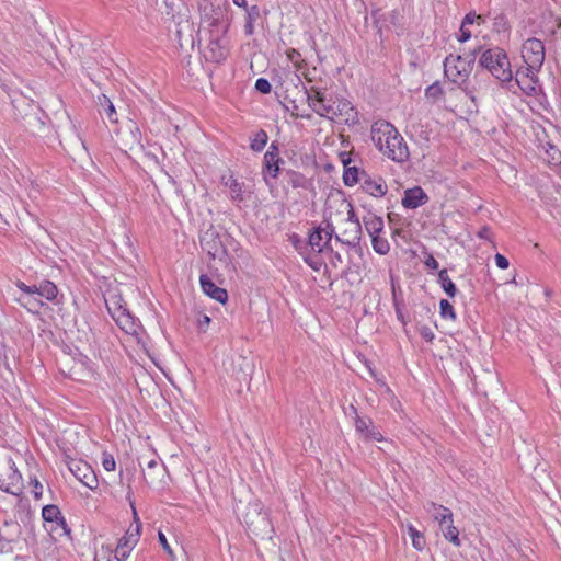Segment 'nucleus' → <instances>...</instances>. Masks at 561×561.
I'll return each instance as SVG.
<instances>
[{
    "label": "nucleus",
    "mask_w": 561,
    "mask_h": 561,
    "mask_svg": "<svg viewBox=\"0 0 561 561\" xmlns=\"http://www.w3.org/2000/svg\"><path fill=\"white\" fill-rule=\"evenodd\" d=\"M291 103V116L296 117V118H306V119H310L311 118V114L309 113H299L298 112V105L296 104L295 101H290Z\"/></svg>",
    "instance_id": "13d9d810"
},
{
    "label": "nucleus",
    "mask_w": 561,
    "mask_h": 561,
    "mask_svg": "<svg viewBox=\"0 0 561 561\" xmlns=\"http://www.w3.org/2000/svg\"><path fill=\"white\" fill-rule=\"evenodd\" d=\"M268 141V135L264 129L257 130L251 137L250 148L254 152H261Z\"/></svg>",
    "instance_id": "f704fd0d"
},
{
    "label": "nucleus",
    "mask_w": 561,
    "mask_h": 561,
    "mask_svg": "<svg viewBox=\"0 0 561 561\" xmlns=\"http://www.w3.org/2000/svg\"><path fill=\"white\" fill-rule=\"evenodd\" d=\"M255 89L263 94H267L271 92L272 85L267 79L259 78L255 82Z\"/></svg>",
    "instance_id": "3c124183"
},
{
    "label": "nucleus",
    "mask_w": 561,
    "mask_h": 561,
    "mask_svg": "<svg viewBox=\"0 0 561 561\" xmlns=\"http://www.w3.org/2000/svg\"><path fill=\"white\" fill-rule=\"evenodd\" d=\"M24 118L27 121V124H28L30 126H34V125H36V124H37V125H41V126H43V125H44V123H43V122H42V121L36 116V114H35V113H34V114H28V113H27V114H25Z\"/></svg>",
    "instance_id": "69168bd1"
},
{
    "label": "nucleus",
    "mask_w": 561,
    "mask_h": 561,
    "mask_svg": "<svg viewBox=\"0 0 561 561\" xmlns=\"http://www.w3.org/2000/svg\"><path fill=\"white\" fill-rule=\"evenodd\" d=\"M440 316L443 319L456 320V312L453 305L447 299H442L439 302Z\"/></svg>",
    "instance_id": "79ce46f5"
},
{
    "label": "nucleus",
    "mask_w": 561,
    "mask_h": 561,
    "mask_svg": "<svg viewBox=\"0 0 561 561\" xmlns=\"http://www.w3.org/2000/svg\"><path fill=\"white\" fill-rule=\"evenodd\" d=\"M293 244H294L295 249L297 251H299V253L300 252L307 253V251L309 250L308 243L304 244V242L297 236L293 237Z\"/></svg>",
    "instance_id": "680f3d73"
},
{
    "label": "nucleus",
    "mask_w": 561,
    "mask_h": 561,
    "mask_svg": "<svg viewBox=\"0 0 561 561\" xmlns=\"http://www.w3.org/2000/svg\"><path fill=\"white\" fill-rule=\"evenodd\" d=\"M367 172L357 167H346L343 172V183L345 186H354L357 183L363 182V174Z\"/></svg>",
    "instance_id": "cd10ccee"
},
{
    "label": "nucleus",
    "mask_w": 561,
    "mask_h": 561,
    "mask_svg": "<svg viewBox=\"0 0 561 561\" xmlns=\"http://www.w3.org/2000/svg\"><path fill=\"white\" fill-rule=\"evenodd\" d=\"M227 0H199L198 10L201 14V23L209 31L210 28L229 27L227 19Z\"/></svg>",
    "instance_id": "7ed1b4c3"
},
{
    "label": "nucleus",
    "mask_w": 561,
    "mask_h": 561,
    "mask_svg": "<svg viewBox=\"0 0 561 561\" xmlns=\"http://www.w3.org/2000/svg\"><path fill=\"white\" fill-rule=\"evenodd\" d=\"M42 517L45 522L64 524V515L57 505H45L42 510Z\"/></svg>",
    "instance_id": "2f4dec72"
},
{
    "label": "nucleus",
    "mask_w": 561,
    "mask_h": 561,
    "mask_svg": "<svg viewBox=\"0 0 561 561\" xmlns=\"http://www.w3.org/2000/svg\"><path fill=\"white\" fill-rule=\"evenodd\" d=\"M444 94V91L439 82H434L425 89V95L430 99H439Z\"/></svg>",
    "instance_id": "49530a36"
},
{
    "label": "nucleus",
    "mask_w": 561,
    "mask_h": 561,
    "mask_svg": "<svg viewBox=\"0 0 561 561\" xmlns=\"http://www.w3.org/2000/svg\"><path fill=\"white\" fill-rule=\"evenodd\" d=\"M543 149L546 153V160L549 164H561V151L554 145L547 142V145L543 146Z\"/></svg>",
    "instance_id": "c9c22d12"
},
{
    "label": "nucleus",
    "mask_w": 561,
    "mask_h": 561,
    "mask_svg": "<svg viewBox=\"0 0 561 561\" xmlns=\"http://www.w3.org/2000/svg\"><path fill=\"white\" fill-rule=\"evenodd\" d=\"M465 23L480 26L486 23V18L482 14L476 13V11H470L465 15Z\"/></svg>",
    "instance_id": "a18cd8bd"
},
{
    "label": "nucleus",
    "mask_w": 561,
    "mask_h": 561,
    "mask_svg": "<svg viewBox=\"0 0 561 561\" xmlns=\"http://www.w3.org/2000/svg\"><path fill=\"white\" fill-rule=\"evenodd\" d=\"M324 227L319 226L309 232L308 245L311 252L322 253L327 250H331V240L335 232V228L332 222L324 220Z\"/></svg>",
    "instance_id": "9b49d317"
},
{
    "label": "nucleus",
    "mask_w": 561,
    "mask_h": 561,
    "mask_svg": "<svg viewBox=\"0 0 561 561\" xmlns=\"http://www.w3.org/2000/svg\"><path fill=\"white\" fill-rule=\"evenodd\" d=\"M228 233L221 234L213 225L208 229L202 232L199 237V243L208 256L211 260H219L220 262H227L228 251L226 249L225 240L229 239Z\"/></svg>",
    "instance_id": "423d86ee"
},
{
    "label": "nucleus",
    "mask_w": 561,
    "mask_h": 561,
    "mask_svg": "<svg viewBox=\"0 0 561 561\" xmlns=\"http://www.w3.org/2000/svg\"><path fill=\"white\" fill-rule=\"evenodd\" d=\"M540 70H534L528 66L520 67L515 76L512 75V82H504L503 88L516 93L518 88L526 95H536L540 89L538 72Z\"/></svg>",
    "instance_id": "0eeeda50"
},
{
    "label": "nucleus",
    "mask_w": 561,
    "mask_h": 561,
    "mask_svg": "<svg viewBox=\"0 0 561 561\" xmlns=\"http://www.w3.org/2000/svg\"><path fill=\"white\" fill-rule=\"evenodd\" d=\"M285 176L287 179V183L293 187V188H304V190H307L310 185V181L307 179V176L305 174H302L301 172L299 171H296V170H286L285 171Z\"/></svg>",
    "instance_id": "bb28decb"
},
{
    "label": "nucleus",
    "mask_w": 561,
    "mask_h": 561,
    "mask_svg": "<svg viewBox=\"0 0 561 561\" xmlns=\"http://www.w3.org/2000/svg\"><path fill=\"white\" fill-rule=\"evenodd\" d=\"M407 533L411 538L413 548L416 549L417 551H422L426 545V540L423 533L417 530L412 524H409L407 526Z\"/></svg>",
    "instance_id": "72a5a7b5"
},
{
    "label": "nucleus",
    "mask_w": 561,
    "mask_h": 561,
    "mask_svg": "<svg viewBox=\"0 0 561 561\" xmlns=\"http://www.w3.org/2000/svg\"><path fill=\"white\" fill-rule=\"evenodd\" d=\"M373 249L376 253L385 255L390 251V244L385 238H380L379 234L371 237Z\"/></svg>",
    "instance_id": "58836bf2"
},
{
    "label": "nucleus",
    "mask_w": 561,
    "mask_h": 561,
    "mask_svg": "<svg viewBox=\"0 0 561 561\" xmlns=\"http://www.w3.org/2000/svg\"><path fill=\"white\" fill-rule=\"evenodd\" d=\"M520 53L526 66L534 70L541 69L546 58V49L542 41L535 37L526 39L523 43Z\"/></svg>",
    "instance_id": "9d476101"
},
{
    "label": "nucleus",
    "mask_w": 561,
    "mask_h": 561,
    "mask_svg": "<svg viewBox=\"0 0 561 561\" xmlns=\"http://www.w3.org/2000/svg\"><path fill=\"white\" fill-rule=\"evenodd\" d=\"M98 105L99 113L101 115H105L111 123H116L118 121L115 106L105 94H101L98 98Z\"/></svg>",
    "instance_id": "a878e982"
},
{
    "label": "nucleus",
    "mask_w": 561,
    "mask_h": 561,
    "mask_svg": "<svg viewBox=\"0 0 561 561\" xmlns=\"http://www.w3.org/2000/svg\"><path fill=\"white\" fill-rule=\"evenodd\" d=\"M424 264L428 268H431V270H437L438 268V262H437V260L432 254H427L425 256Z\"/></svg>",
    "instance_id": "e2e57ef3"
},
{
    "label": "nucleus",
    "mask_w": 561,
    "mask_h": 561,
    "mask_svg": "<svg viewBox=\"0 0 561 561\" xmlns=\"http://www.w3.org/2000/svg\"><path fill=\"white\" fill-rule=\"evenodd\" d=\"M199 283L203 291L220 304H225L228 300V293L225 288L217 286L207 275L202 274L199 276Z\"/></svg>",
    "instance_id": "6ab92c4d"
},
{
    "label": "nucleus",
    "mask_w": 561,
    "mask_h": 561,
    "mask_svg": "<svg viewBox=\"0 0 561 561\" xmlns=\"http://www.w3.org/2000/svg\"><path fill=\"white\" fill-rule=\"evenodd\" d=\"M158 539L160 545L162 546L163 550L170 556L174 557L173 550L171 549L165 535L162 531H159Z\"/></svg>",
    "instance_id": "4d7b16f0"
},
{
    "label": "nucleus",
    "mask_w": 561,
    "mask_h": 561,
    "mask_svg": "<svg viewBox=\"0 0 561 561\" xmlns=\"http://www.w3.org/2000/svg\"><path fill=\"white\" fill-rule=\"evenodd\" d=\"M284 163V160L279 156L264 154L263 158V167H262V176L264 182L270 185L268 179H277L280 173V164Z\"/></svg>",
    "instance_id": "a211bd4d"
},
{
    "label": "nucleus",
    "mask_w": 561,
    "mask_h": 561,
    "mask_svg": "<svg viewBox=\"0 0 561 561\" xmlns=\"http://www.w3.org/2000/svg\"><path fill=\"white\" fill-rule=\"evenodd\" d=\"M360 186L364 192L377 198L383 197L388 192V186L382 178H373L368 173L363 174Z\"/></svg>",
    "instance_id": "dca6fc26"
},
{
    "label": "nucleus",
    "mask_w": 561,
    "mask_h": 561,
    "mask_svg": "<svg viewBox=\"0 0 561 561\" xmlns=\"http://www.w3.org/2000/svg\"><path fill=\"white\" fill-rule=\"evenodd\" d=\"M24 307L27 308L28 311L38 313V309L44 305L42 301L37 300L36 298L28 297L25 302L22 304Z\"/></svg>",
    "instance_id": "09e8293b"
},
{
    "label": "nucleus",
    "mask_w": 561,
    "mask_h": 561,
    "mask_svg": "<svg viewBox=\"0 0 561 561\" xmlns=\"http://www.w3.org/2000/svg\"><path fill=\"white\" fill-rule=\"evenodd\" d=\"M553 42L558 46V48L561 49V23L558 24L557 28H554L552 32Z\"/></svg>",
    "instance_id": "0e129e2a"
},
{
    "label": "nucleus",
    "mask_w": 561,
    "mask_h": 561,
    "mask_svg": "<svg viewBox=\"0 0 561 561\" xmlns=\"http://www.w3.org/2000/svg\"><path fill=\"white\" fill-rule=\"evenodd\" d=\"M106 308L113 319L117 317L121 312H125L127 309L122 305V298L118 296H112L108 300H106Z\"/></svg>",
    "instance_id": "e433bc0d"
},
{
    "label": "nucleus",
    "mask_w": 561,
    "mask_h": 561,
    "mask_svg": "<svg viewBox=\"0 0 561 561\" xmlns=\"http://www.w3.org/2000/svg\"><path fill=\"white\" fill-rule=\"evenodd\" d=\"M477 55V48L463 55H448L444 60L445 76L455 83L466 81L472 71Z\"/></svg>",
    "instance_id": "20e7f679"
},
{
    "label": "nucleus",
    "mask_w": 561,
    "mask_h": 561,
    "mask_svg": "<svg viewBox=\"0 0 561 561\" xmlns=\"http://www.w3.org/2000/svg\"><path fill=\"white\" fill-rule=\"evenodd\" d=\"M114 321L116 324L127 334L138 335L141 329L140 322L129 312L128 309L125 312H121L115 317Z\"/></svg>",
    "instance_id": "412c9836"
},
{
    "label": "nucleus",
    "mask_w": 561,
    "mask_h": 561,
    "mask_svg": "<svg viewBox=\"0 0 561 561\" xmlns=\"http://www.w3.org/2000/svg\"><path fill=\"white\" fill-rule=\"evenodd\" d=\"M37 295L49 301H55L58 296V288L53 282L45 279L37 285Z\"/></svg>",
    "instance_id": "c85d7f7f"
},
{
    "label": "nucleus",
    "mask_w": 561,
    "mask_h": 561,
    "mask_svg": "<svg viewBox=\"0 0 561 561\" xmlns=\"http://www.w3.org/2000/svg\"><path fill=\"white\" fill-rule=\"evenodd\" d=\"M425 508L427 513H430L434 519L439 523V525H445L450 520V517H453V513L449 508L434 502H428Z\"/></svg>",
    "instance_id": "5701e85b"
},
{
    "label": "nucleus",
    "mask_w": 561,
    "mask_h": 561,
    "mask_svg": "<svg viewBox=\"0 0 561 561\" xmlns=\"http://www.w3.org/2000/svg\"><path fill=\"white\" fill-rule=\"evenodd\" d=\"M210 323V318L206 314H203L199 319H198V329L201 331H206V328L209 325Z\"/></svg>",
    "instance_id": "774afa93"
},
{
    "label": "nucleus",
    "mask_w": 561,
    "mask_h": 561,
    "mask_svg": "<svg viewBox=\"0 0 561 561\" xmlns=\"http://www.w3.org/2000/svg\"><path fill=\"white\" fill-rule=\"evenodd\" d=\"M228 28H210L208 45L204 50L206 61L220 64L226 60L228 56V41L226 37Z\"/></svg>",
    "instance_id": "6e6552de"
},
{
    "label": "nucleus",
    "mask_w": 561,
    "mask_h": 561,
    "mask_svg": "<svg viewBox=\"0 0 561 561\" xmlns=\"http://www.w3.org/2000/svg\"><path fill=\"white\" fill-rule=\"evenodd\" d=\"M30 484L33 486V495L35 500H39L43 495V485L38 481L37 477H30Z\"/></svg>",
    "instance_id": "de8ad7c7"
},
{
    "label": "nucleus",
    "mask_w": 561,
    "mask_h": 561,
    "mask_svg": "<svg viewBox=\"0 0 561 561\" xmlns=\"http://www.w3.org/2000/svg\"><path fill=\"white\" fill-rule=\"evenodd\" d=\"M333 111L335 113L334 118L342 119L346 125L355 126L359 124L358 111L347 99L336 98Z\"/></svg>",
    "instance_id": "4468645a"
},
{
    "label": "nucleus",
    "mask_w": 561,
    "mask_h": 561,
    "mask_svg": "<svg viewBox=\"0 0 561 561\" xmlns=\"http://www.w3.org/2000/svg\"><path fill=\"white\" fill-rule=\"evenodd\" d=\"M68 468L71 473L87 488L95 490L99 486L98 477L92 467L82 460L71 459L68 462Z\"/></svg>",
    "instance_id": "ddd939ff"
},
{
    "label": "nucleus",
    "mask_w": 561,
    "mask_h": 561,
    "mask_svg": "<svg viewBox=\"0 0 561 561\" xmlns=\"http://www.w3.org/2000/svg\"><path fill=\"white\" fill-rule=\"evenodd\" d=\"M363 224L370 237L379 234L383 230V219L373 213L363 217Z\"/></svg>",
    "instance_id": "b1692460"
},
{
    "label": "nucleus",
    "mask_w": 561,
    "mask_h": 561,
    "mask_svg": "<svg viewBox=\"0 0 561 561\" xmlns=\"http://www.w3.org/2000/svg\"><path fill=\"white\" fill-rule=\"evenodd\" d=\"M480 57L478 66L488 70L500 83L512 82V66L507 53L499 47H489L480 45L477 47Z\"/></svg>",
    "instance_id": "f03ea898"
},
{
    "label": "nucleus",
    "mask_w": 561,
    "mask_h": 561,
    "mask_svg": "<svg viewBox=\"0 0 561 561\" xmlns=\"http://www.w3.org/2000/svg\"><path fill=\"white\" fill-rule=\"evenodd\" d=\"M8 89H9V92H10V93H8V95H9V98L11 99V103H12L13 107H15V108H16V103H18V102H21L22 104H24V105H26V106H28V107H31V108H32V105H31V103L28 102V100H26L25 98H23V96H21V95H20L18 99H16V98H14V96L12 95V93H14V95H18V92L12 91L9 87H8Z\"/></svg>",
    "instance_id": "864d4df0"
},
{
    "label": "nucleus",
    "mask_w": 561,
    "mask_h": 561,
    "mask_svg": "<svg viewBox=\"0 0 561 561\" xmlns=\"http://www.w3.org/2000/svg\"><path fill=\"white\" fill-rule=\"evenodd\" d=\"M300 254L304 256V261L313 270V271H317L319 272L322 267V265L324 264L323 263V260L321 259L320 254L321 253H316V252H312V253H305V252H300Z\"/></svg>",
    "instance_id": "4c0bfd02"
},
{
    "label": "nucleus",
    "mask_w": 561,
    "mask_h": 561,
    "mask_svg": "<svg viewBox=\"0 0 561 561\" xmlns=\"http://www.w3.org/2000/svg\"><path fill=\"white\" fill-rule=\"evenodd\" d=\"M494 259L499 268L506 270L510 266L508 260L503 254L496 253Z\"/></svg>",
    "instance_id": "bf43d9fd"
},
{
    "label": "nucleus",
    "mask_w": 561,
    "mask_h": 561,
    "mask_svg": "<svg viewBox=\"0 0 561 561\" xmlns=\"http://www.w3.org/2000/svg\"><path fill=\"white\" fill-rule=\"evenodd\" d=\"M286 56H287L288 60L291 61L298 70L302 69V67L305 65V60L301 59V55L297 49H295V48L287 49Z\"/></svg>",
    "instance_id": "c03bdc74"
},
{
    "label": "nucleus",
    "mask_w": 561,
    "mask_h": 561,
    "mask_svg": "<svg viewBox=\"0 0 561 561\" xmlns=\"http://www.w3.org/2000/svg\"><path fill=\"white\" fill-rule=\"evenodd\" d=\"M453 517H450V520L447 522L445 525H439L440 530L443 533V536L446 540L450 541L455 546L459 547L461 545L459 539V531L454 526Z\"/></svg>",
    "instance_id": "7c9ffc66"
},
{
    "label": "nucleus",
    "mask_w": 561,
    "mask_h": 561,
    "mask_svg": "<svg viewBox=\"0 0 561 561\" xmlns=\"http://www.w3.org/2000/svg\"><path fill=\"white\" fill-rule=\"evenodd\" d=\"M348 207H350V209L347 211V218L345 219L346 225H348V224H352V225L360 224V221H359V219H358V217H357V215H356V213L354 210V207L351 204L348 205Z\"/></svg>",
    "instance_id": "052dcab7"
},
{
    "label": "nucleus",
    "mask_w": 561,
    "mask_h": 561,
    "mask_svg": "<svg viewBox=\"0 0 561 561\" xmlns=\"http://www.w3.org/2000/svg\"><path fill=\"white\" fill-rule=\"evenodd\" d=\"M393 307H394L397 319L402 323L403 327H405L408 323V319L405 318V316L403 313L404 304H403L402 299H399L397 297L394 289H393Z\"/></svg>",
    "instance_id": "a19ab883"
},
{
    "label": "nucleus",
    "mask_w": 561,
    "mask_h": 561,
    "mask_svg": "<svg viewBox=\"0 0 561 561\" xmlns=\"http://www.w3.org/2000/svg\"><path fill=\"white\" fill-rule=\"evenodd\" d=\"M356 413L355 428L366 440L383 442L385 437L381 432L373 424L369 417H362L357 415L356 409L351 405Z\"/></svg>",
    "instance_id": "2eb2a0df"
},
{
    "label": "nucleus",
    "mask_w": 561,
    "mask_h": 561,
    "mask_svg": "<svg viewBox=\"0 0 561 561\" xmlns=\"http://www.w3.org/2000/svg\"><path fill=\"white\" fill-rule=\"evenodd\" d=\"M16 286H18V288H19L21 291L25 293V294H26V295H28V296H32V295H34V294H37V285H32V286H31V285H26V284H25V283H23V282H19V283L16 284Z\"/></svg>",
    "instance_id": "6e6d98bb"
},
{
    "label": "nucleus",
    "mask_w": 561,
    "mask_h": 561,
    "mask_svg": "<svg viewBox=\"0 0 561 561\" xmlns=\"http://www.w3.org/2000/svg\"><path fill=\"white\" fill-rule=\"evenodd\" d=\"M370 138L375 147L388 159L398 163L409 160L408 145L391 123L376 121L370 128Z\"/></svg>",
    "instance_id": "f257e3e1"
},
{
    "label": "nucleus",
    "mask_w": 561,
    "mask_h": 561,
    "mask_svg": "<svg viewBox=\"0 0 561 561\" xmlns=\"http://www.w3.org/2000/svg\"><path fill=\"white\" fill-rule=\"evenodd\" d=\"M419 333L421 335V337L423 340H425L426 342H433V340L435 339V333L433 332V330L427 327V325H422L420 329H419Z\"/></svg>",
    "instance_id": "603ef678"
},
{
    "label": "nucleus",
    "mask_w": 561,
    "mask_h": 561,
    "mask_svg": "<svg viewBox=\"0 0 561 561\" xmlns=\"http://www.w3.org/2000/svg\"><path fill=\"white\" fill-rule=\"evenodd\" d=\"M438 282L443 288V290L446 293V295L450 298H454L457 294V287L455 283L450 279L448 276L447 270H442L438 273Z\"/></svg>",
    "instance_id": "473e14b6"
},
{
    "label": "nucleus",
    "mask_w": 561,
    "mask_h": 561,
    "mask_svg": "<svg viewBox=\"0 0 561 561\" xmlns=\"http://www.w3.org/2000/svg\"><path fill=\"white\" fill-rule=\"evenodd\" d=\"M428 202V196L421 186L404 191L401 204L407 209H415Z\"/></svg>",
    "instance_id": "f3484780"
},
{
    "label": "nucleus",
    "mask_w": 561,
    "mask_h": 561,
    "mask_svg": "<svg viewBox=\"0 0 561 561\" xmlns=\"http://www.w3.org/2000/svg\"><path fill=\"white\" fill-rule=\"evenodd\" d=\"M471 24L465 23V18L461 21L460 28L458 34L456 35V38L460 43H466L472 37V31L470 30Z\"/></svg>",
    "instance_id": "37998d69"
},
{
    "label": "nucleus",
    "mask_w": 561,
    "mask_h": 561,
    "mask_svg": "<svg viewBox=\"0 0 561 561\" xmlns=\"http://www.w3.org/2000/svg\"><path fill=\"white\" fill-rule=\"evenodd\" d=\"M247 21L255 22L260 18V9L257 5H252L245 9Z\"/></svg>",
    "instance_id": "5fc2aeb1"
},
{
    "label": "nucleus",
    "mask_w": 561,
    "mask_h": 561,
    "mask_svg": "<svg viewBox=\"0 0 561 561\" xmlns=\"http://www.w3.org/2000/svg\"><path fill=\"white\" fill-rule=\"evenodd\" d=\"M12 550L10 540L0 536V553L10 552Z\"/></svg>",
    "instance_id": "338daca9"
},
{
    "label": "nucleus",
    "mask_w": 561,
    "mask_h": 561,
    "mask_svg": "<svg viewBox=\"0 0 561 561\" xmlns=\"http://www.w3.org/2000/svg\"><path fill=\"white\" fill-rule=\"evenodd\" d=\"M335 240L343 244L356 247L359 244L362 239V225L360 224H348L347 228L342 232V236L335 234Z\"/></svg>",
    "instance_id": "4be33fe9"
},
{
    "label": "nucleus",
    "mask_w": 561,
    "mask_h": 561,
    "mask_svg": "<svg viewBox=\"0 0 561 561\" xmlns=\"http://www.w3.org/2000/svg\"><path fill=\"white\" fill-rule=\"evenodd\" d=\"M8 486L13 488L15 490V493L13 495H19L22 492V474L18 470L12 459L8 460Z\"/></svg>",
    "instance_id": "393cba45"
},
{
    "label": "nucleus",
    "mask_w": 561,
    "mask_h": 561,
    "mask_svg": "<svg viewBox=\"0 0 561 561\" xmlns=\"http://www.w3.org/2000/svg\"><path fill=\"white\" fill-rule=\"evenodd\" d=\"M175 39L180 47H183L185 44H194L193 32L194 24L188 19H181L175 23Z\"/></svg>",
    "instance_id": "aec40b11"
},
{
    "label": "nucleus",
    "mask_w": 561,
    "mask_h": 561,
    "mask_svg": "<svg viewBox=\"0 0 561 561\" xmlns=\"http://www.w3.org/2000/svg\"><path fill=\"white\" fill-rule=\"evenodd\" d=\"M510 22L504 13H499L493 19V31L496 33L506 32L510 30Z\"/></svg>",
    "instance_id": "ea45409f"
},
{
    "label": "nucleus",
    "mask_w": 561,
    "mask_h": 561,
    "mask_svg": "<svg viewBox=\"0 0 561 561\" xmlns=\"http://www.w3.org/2000/svg\"><path fill=\"white\" fill-rule=\"evenodd\" d=\"M302 89L308 102V106L317 115L333 121L335 114L333 111L335 100H333V98L328 94L327 88L320 85H311L308 88L302 85Z\"/></svg>",
    "instance_id": "39448f33"
},
{
    "label": "nucleus",
    "mask_w": 561,
    "mask_h": 561,
    "mask_svg": "<svg viewBox=\"0 0 561 561\" xmlns=\"http://www.w3.org/2000/svg\"><path fill=\"white\" fill-rule=\"evenodd\" d=\"M256 517L251 516V512L245 515V523L255 535H270L273 533V528L270 522V516L266 511H263L261 504L255 503L251 506Z\"/></svg>",
    "instance_id": "f8f14e48"
},
{
    "label": "nucleus",
    "mask_w": 561,
    "mask_h": 561,
    "mask_svg": "<svg viewBox=\"0 0 561 561\" xmlns=\"http://www.w3.org/2000/svg\"><path fill=\"white\" fill-rule=\"evenodd\" d=\"M135 525L126 530L125 535L118 540L115 548V559L117 561H126L131 550L136 547L141 535V523L137 516L136 508L133 506Z\"/></svg>",
    "instance_id": "1a4fd4ad"
},
{
    "label": "nucleus",
    "mask_w": 561,
    "mask_h": 561,
    "mask_svg": "<svg viewBox=\"0 0 561 561\" xmlns=\"http://www.w3.org/2000/svg\"><path fill=\"white\" fill-rule=\"evenodd\" d=\"M225 185L230 190V197L233 202L241 203L244 201L243 186L244 184L239 182L236 178L230 176Z\"/></svg>",
    "instance_id": "c756f323"
},
{
    "label": "nucleus",
    "mask_w": 561,
    "mask_h": 561,
    "mask_svg": "<svg viewBox=\"0 0 561 561\" xmlns=\"http://www.w3.org/2000/svg\"><path fill=\"white\" fill-rule=\"evenodd\" d=\"M102 466L106 471H114L116 468V462H115L114 457L111 454L103 453Z\"/></svg>",
    "instance_id": "8fccbe9b"
}]
</instances>
